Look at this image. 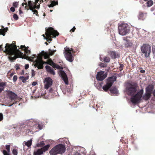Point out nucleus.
I'll return each instance as SVG.
<instances>
[{"instance_id":"obj_1","label":"nucleus","mask_w":155,"mask_h":155,"mask_svg":"<svg viewBox=\"0 0 155 155\" xmlns=\"http://www.w3.org/2000/svg\"><path fill=\"white\" fill-rule=\"evenodd\" d=\"M15 44V42L13 41L11 44L7 43L5 47V50L4 52L8 55V58L11 61H13L18 58L22 57L23 55V53H22L19 50L20 49L19 46H18L19 48L17 49V46Z\"/></svg>"},{"instance_id":"obj_2","label":"nucleus","mask_w":155,"mask_h":155,"mask_svg":"<svg viewBox=\"0 0 155 155\" xmlns=\"http://www.w3.org/2000/svg\"><path fill=\"white\" fill-rule=\"evenodd\" d=\"M137 84L134 83L129 84L126 88L128 95L132 96L130 100L133 104H137L140 101L143 93V90L142 89L134 95L137 91Z\"/></svg>"},{"instance_id":"obj_3","label":"nucleus","mask_w":155,"mask_h":155,"mask_svg":"<svg viewBox=\"0 0 155 155\" xmlns=\"http://www.w3.org/2000/svg\"><path fill=\"white\" fill-rule=\"evenodd\" d=\"M47 28H45L46 32L45 35L47 37V41H52L53 38H55L57 36H58L59 33L57 31L54 29L52 27H49L47 29Z\"/></svg>"},{"instance_id":"obj_4","label":"nucleus","mask_w":155,"mask_h":155,"mask_svg":"<svg viewBox=\"0 0 155 155\" xmlns=\"http://www.w3.org/2000/svg\"><path fill=\"white\" fill-rule=\"evenodd\" d=\"M65 146L62 144L57 145L53 147L49 152L51 155H55L58 153H62L65 152Z\"/></svg>"},{"instance_id":"obj_5","label":"nucleus","mask_w":155,"mask_h":155,"mask_svg":"<svg viewBox=\"0 0 155 155\" xmlns=\"http://www.w3.org/2000/svg\"><path fill=\"white\" fill-rule=\"evenodd\" d=\"M33 56H34L33 58H37L34 62V66L35 68L38 66V64L41 63V62L42 61V57H44V58L45 59L48 58V53L45 52L44 51H42L41 53L38 55V57H36L35 55H33Z\"/></svg>"},{"instance_id":"obj_6","label":"nucleus","mask_w":155,"mask_h":155,"mask_svg":"<svg viewBox=\"0 0 155 155\" xmlns=\"http://www.w3.org/2000/svg\"><path fill=\"white\" fill-rule=\"evenodd\" d=\"M64 53L66 60L71 62H72L74 60V57L72 56L71 52L73 54L75 52V51L72 48L70 49L67 47L64 48Z\"/></svg>"},{"instance_id":"obj_7","label":"nucleus","mask_w":155,"mask_h":155,"mask_svg":"<svg viewBox=\"0 0 155 155\" xmlns=\"http://www.w3.org/2000/svg\"><path fill=\"white\" fill-rule=\"evenodd\" d=\"M41 63L40 64H38V66L36 67L38 68V69H43V64H48L54 68H56L58 69L62 70L63 68L62 67L59 66L58 64L54 63L52 60H51L48 62H45L43 61H42Z\"/></svg>"},{"instance_id":"obj_8","label":"nucleus","mask_w":155,"mask_h":155,"mask_svg":"<svg viewBox=\"0 0 155 155\" xmlns=\"http://www.w3.org/2000/svg\"><path fill=\"white\" fill-rule=\"evenodd\" d=\"M119 34L122 35H124L129 33L130 31L128 25L123 23L119 24L118 27Z\"/></svg>"},{"instance_id":"obj_9","label":"nucleus","mask_w":155,"mask_h":155,"mask_svg":"<svg viewBox=\"0 0 155 155\" xmlns=\"http://www.w3.org/2000/svg\"><path fill=\"white\" fill-rule=\"evenodd\" d=\"M141 51L144 54L145 57L146 58L150 57L151 53V47L148 44H143L140 48Z\"/></svg>"},{"instance_id":"obj_10","label":"nucleus","mask_w":155,"mask_h":155,"mask_svg":"<svg viewBox=\"0 0 155 155\" xmlns=\"http://www.w3.org/2000/svg\"><path fill=\"white\" fill-rule=\"evenodd\" d=\"M116 80L115 77H110L107 78L106 84L103 87V89L105 91H108L111 87L114 82Z\"/></svg>"},{"instance_id":"obj_11","label":"nucleus","mask_w":155,"mask_h":155,"mask_svg":"<svg viewBox=\"0 0 155 155\" xmlns=\"http://www.w3.org/2000/svg\"><path fill=\"white\" fill-rule=\"evenodd\" d=\"M29 47H26L25 45H21L20 46V49L24 51L25 52V54H24L21 58H22L27 59L28 58V55L31 53V51L28 49Z\"/></svg>"},{"instance_id":"obj_12","label":"nucleus","mask_w":155,"mask_h":155,"mask_svg":"<svg viewBox=\"0 0 155 155\" xmlns=\"http://www.w3.org/2000/svg\"><path fill=\"white\" fill-rule=\"evenodd\" d=\"M107 73H104V71H101L97 73L96 79L98 81H102L107 76Z\"/></svg>"},{"instance_id":"obj_13","label":"nucleus","mask_w":155,"mask_h":155,"mask_svg":"<svg viewBox=\"0 0 155 155\" xmlns=\"http://www.w3.org/2000/svg\"><path fill=\"white\" fill-rule=\"evenodd\" d=\"M53 81L52 79L50 77L46 78L45 80V88L48 89L52 85Z\"/></svg>"},{"instance_id":"obj_14","label":"nucleus","mask_w":155,"mask_h":155,"mask_svg":"<svg viewBox=\"0 0 155 155\" xmlns=\"http://www.w3.org/2000/svg\"><path fill=\"white\" fill-rule=\"evenodd\" d=\"M60 74L61 75L63 80L64 81L65 84H68V77L66 73L63 71L60 70Z\"/></svg>"},{"instance_id":"obj_15","label":"nucleus","mask_w":155,"mask_h":155,"mask_svg":"<svg viewBox=\"0 0 155 155\" xmlns=\"http://www.w3.org/2000/svg\"><path fill=\"white\" fill-rule=\"evenodd\" d=\"M8 96L10 99L12 101H15L18 97L17 94L11 91H10L8 93Z\"/></svg>"},{"instance_id":"obj_16","label":"nucleus","mask_w":155,"mask_h":155,"mask_svg":"<svg viewBox=\"0 0 155 155\" xmlns=\"http://www.w3.org/2000/svg\"><path fill=\"white\" fill-rule=\"evenodd\" d=\"M124 40L125 41V45L126 47H130L132 45L133 43L132 41L128 39L127 38H124Z\"/></svg>"},{"instance_id":"obj_17","label":"nucleus","mask_w":155,"mask_h":155,"mask_svg":"<svg viewBox=\"0 0 155 155\" xmlns=\"http://www.w3.org/2000/svg\"><path fill=\"white\" fill-rule=\"evenodd\" d=\"M147 16V13L143 12L142 11H140L138 15L139 19L143 20Z\"/></svg>"},{"instance_id":"obj_18","label":"nucleus","mask_w":155,"mask_h":155,"mask_svg":"<svg viewBox=\"0 0 155 155\" xmlns=\"http://www.w3.org/2000/svg\"><path fill=\"white\" fill-rule=\"evenodd\" d=\"M109 54H110L111 58L113 59H115L117 57H119L116 51H110L109 52Z\"/></svg>"},{"instance_id":"obj_19","label":"nucleus","mask_w":155,"mask_h":155,"mask_svg":"<svg viewBox=\"0 0 155 155\" xmlns=\"http://www.w3.org/2000/svg\"><path fill=\"white\" fill-rule=\"evenodd\" d=\"M45 67L47 71L49 73L53 75H55V72L54 71L53 69L51 67L48 65H46L45 66Z\"/></svg>"},{"instance_id":"obj_20","label":"nucleus","mask_w":155,"mask_h":155,"mask_svg":"<svg viewBox=\"0 0 155 155\" xmlns=\"http://www.w3.org/2000/svg\"><path fill=\"white\" fill-rule=\"evenodd\" d=\"M153 86L152 85H149L146 89V92L152 94Z\"/></svg>"},{"instance_id":"obj_21","label":"nucleus","mask_w":155,"mask_h":155,"mask_svg":"<svg viewBox=\"0 0 155 155\" xmlns=\"http://www.w3.org/2000/svg\"><path fill=\"white\" fill-rule=\"evenodd\" d=\"M151 95V94L146 92L145 94L143 96V98L145 101L148 100L150 97Z\"/></svg>"},{"instance_id":"obj_22","label":"nucleus","mask_w":155,"mask_h":155,"mask_svg":"<svg viewBox=\"0 0 155 155\" xmlns=\"http://www.w3.org/2000/svg\"><path fill=\"white\" fill-rule=\"evenodd\" d=\"M43 153V151L41 148L38 149L36 150H34L33 153L34 155H41Z\"/></svg>"},{"instance_id":"obj_23","label":"nucleus","mask_w":155,"mask_h":155,"mask_svg":"<svg viewBox=\"0 0 155 155\" xmlns=\"http://www.w3.org/2000/svg\"><path fill=\"white\" fill-rule=\"evenodd\" d=\"M8 30L7 27L4 28L3 29H1L0 30V34L4 36L5 35V33Z\"/></svg>"},{"instance_id":"obj_24","label":"nucleus","mask_w":155,"mask_h":155,"mask_svg":"<svg viewBox=\"0 0 155 155\" xmlns=\"http://www.w3.org/2000/svg\"><path fill=\"white\" fill-rule=\"evenodd\" d=\"M51 4L48 5L49 7H53L55 5H58V1H51Z\"/></svg>"},{"instance_id":"obj_25","label":"nucleus","mask_w":155,"mask_h":155,"mask_svg":"<svg viewBox=\"0 0 155 155\" xmlns=\"http://www.w3.org/2000/svg\"><path fill=\"white\" fill-rule=\"evenodd\" d=\"M35 2H34L33 1H28V3L27 4V5L28 6L29 8V9L30 10H32V7L33 4H34Z\"/></svg>"},{"instance_id":"obj_26","label":"nucleus","mask_w":155,"mask_h":155,"mask_svg":"<svg viewBox=\"0 0 155 155\" xmlns=\"http://www.w3.org/2000/svg\"><path fill=\"white\" fill-rule=\"evenodd\" d=\"M29 76L28 75L26 77L21 76L19 78L21 80L23 83H25L26 81L29 78Z\"/></svg>"},{"instance_id":"obj_27","label":"nucleus","mask_w":155,"mask_h":155,"mask_svg":"<svg viewBox=\"0 0 155 155\" xmlns=\"http://www.w3.org/2000/svg\"><path fill=\"white\" fill-rule=\"evenodd\" d=\"M111 93L114 94H117L118 93L117 89L115 87H112L110 89Z\"/></svg>"},{"instance_id":"obj_28","label":"nucleus","mask_w":155,"mask_h":155,"mask_svg":"<svg viewBox=\"0 0 155 155\" xmlns=\"http://www.w3.org/2000/svg\"><path fill=\"white\" fill-rule=\"evenodd\" d=\"M50 147V144H48L44 147H41V148L42 150L43 151V152H45L48 150Z\"/></svg>"},{"instance_id":"obj_29","label":"nucleus","mask_w":155,"mask_h":155,"mask_svg":"<svg viewBox=\"0 0 155 155\" xmlns=\"http://www.w3.org/2000/svg\"><path fill=\"white\" fill-rule=\"evenodd\" d=\"M100 60L101 61H104L106 62H109L110 61V59L109 57H105L103 59H102V58H100Z\"/></svg>"},{"instance_id":"obj_30","label":"nucleus","mask_w":155,"mask_h":155,"mask_svg":"<svg viewBox=\"0 0 155 155\" xmlns=\"http://www.w3.org/2000/svg\"><path fill=\"white\" fill-rule=\"evenodd\" d=\"M32 140L31 139V140L27 141V142H25L24 144L26 146L28 147H31L32 144Z\"/></svg>"},{"instance_id":"obj_31","label":"nucleus","mask_w":155,"mask_h":155,"mask_svg":"<svg viewBox=\"0 0 155 155\" xmlns=\"http://www.w3.org/2000/svg\"><path fill=\"white\" fill-rule=\"evenodd\" d=\"M49 52L48 53V58L49 57V56H51L54 54L55 52L56 51V50H52L51 49H49Z\"/></svg>"},{"instance_id":"obj_32","label":"nucleus","mask_w":155,"mask_h":155,"mask_svg":"<svg viewBox=\"0 0 155 155\" xmlns=\"http://www.w3.org/2000/svg\"><path fill=\"white\" fill-rule=\"evenodd\" d=\"M45 145L44 141H41L40 143H38L36 144L37 147H42Z\"/></svg>"},{"instance_id":"obj_33","label":"nucleus","mask_w":155,"mask_h":155,"mask_svg":"<svg viewBox=\"0 0 155 155\" xmlns=\"http://www.w3.org/2000/svg\"><path fill=\"white\" fill-rule=\"evenodd\" d=\"M153 4V2L152 0H149L147 2V7L151 6Z\"/></svg>"},{"instance_id":"obj_34","label":"nucleus","mask_w":155,"mask_h":155,"mask_svg":"<svg viewBox=\"0 0 155 155\" xmlns=\"http://www.w3.org/2000/svg\"><path fill=\"white\" fill-rule=\"evenodd\" d=\"M101 68H104L107 66V64L103 63H101L99 64Z\"/></svg>"},{"instance_id":"obj_35","label":"nucleus","mask_w":155,"mask_h":155,"mask_svg":"<svg viewBox=\"0 0 155 155\" xmlns=\"http://www.w3.org/2000/svg\"><path fill=\"white\" fill-rule=\"evenodd\" d=\"M37 0H36L35 1V2H36V3H34V4H33V6L32 7V10H31H31H34V9H36V3H37L38 2V1H37L36 2V1Z\"/></svg>"},{"instance_id":"obj_36","label":"nucleus","mask_w":155,"mask_h":155,"mask_svg":"<svg viewBox=\"0 0 155 155\" xmlns=\"http://www.w3.org/2000/svg\"><path fill=\"white\" fill-rule=\"evenodd\" d=\"M32 12H33V14H35L37 16H39L38 14V12L37 10L36 9H34V10H31Z\"/></svg>"},{"instance_id":"obj_37","label":"nucleus","mask_w":155,"mask_h":155,"mask_svg":"<svg viewBox=\"0 0 155 155\" xmlns=\"http://www.w3.org/2000/svg\"><path fill=\"white\" fill-rule=\"evenodd\" d=\"M12 153L14 155H17L18 152L17 150L15 149H13L12 150Z\"/></svg>"},{"instance_id":"obj_38","label":"nucleus","mask_w":155,"mask_h":155,"mask_svg":"<svg viewBox=\"0 0 155 155\" xmlns=\"http://www.w3.org/2000/svg\"><path fill=\"white\" fill-rule=\"evenodd\" d=\"M13 18L16 20H17L18 19V15L16 14H14L13 15Z\"/></svg>"},{"instance_id":"obj_39","label":"nucleus","mask_w":155,"mask_h":155,"mask_svg":"<svg viewBox=\"0 0 155 155\" xmlns=\"http://www.w3.org/2000/svg\"><path fill=\"white\" fill-rule=\"evenodd\" d=\"M35 75V71L34 70H31V76L32 77H34Z\"/></svg>"},{"instance_id":"obj_40","label":"nucleus","mask_w":155,"mask_h":155,"mask_svg":"<svg viewBox=\"0 0 155 155\" xmlns=\"http://www.w3.org/2000/svg\"><path fill=\"white\" fill-rule=\"evenodd\" d=\"M17 77L16 75H14L13 78V80L14 82H15L17 80Z\"/></svg>"},{"instance_id":"obj_41","label":"nucleus","mask_w":155,"mask_h":155,"mask_svg":"<svg viewBox=\"0 0 155 155\" xmlns=\"http://www.w3.org/2000/svg\"><path fill=\"white\" fill-rule=\"evenodd\" d=\"M18 5V2H15L13 3V5L15 7H17Z\"/></svg>"},{"instance_id":"obj_42","label":"nucleus","mask_w":155,"mask_h":155,"mask_svg":"<svg viewBox=\"0 0 155 155\" xmlns=\"http://www.w3.org/2000/svg\"><path fill=\"white\" fill-rule=\"evenodd\" d=\"M6 148L7 151L8 152H9L10 151V145H7L6 146Z\"/></svg>"},{"instance_id":"obj_43","label":"nucleus","mask_w":155,"mask_h":155,"mask_svg":"<svg viewBox=\"0 0 155 155\" xmlns=\"http://www.w3.org/2000/svg\"><path fill=\"white\" fill-rule=\"evenodd\" d=\"M152 51L153 54L155 55V46L152 47Z\"/></svg>"},{"instance_id":"obj_44","label":"nucleus","mask_w":155,"mask_h":155,"mask_svg":"<svg viewBox=\"0 0 155 155\" xmlns=\"http://www.w3.org/2000/svg\"><path fill=\"white\" fill-rule=\"evenodd\" d=\"M120 66L119 68L120 69V70L121 71L123 69L124 65L123 64H120Z\"/></svg>"},{"instance_id":"obj_45","label":"nucleus","mask_w":155,"mask_h":155,"mask_svg":"<svg viewBox=\"0 0 155 155\" xmlns=\"http://www.w3.org/2000/svg\"><path fill=\"white\" fill-rule=\"evenodd\" d=\"M4 155H9V153L5 150H4L3 152Z\"/></svg>"},{"instance_id":"obj_46","label":"nucleus","mask_w":155,"mask_h":155,"mask_svg":"<svg viewBox=\"0 0 155 155\" xmlns=\"http://www.w3.org/2000/svg\"><path fill=\"white\" fill-rule=\"evenodd\" d=\"M10 10L12 12H14L15 11V9L14 7H12L10 8Z\"/></svg>"},{"instance_id":"obj_47","label":"nucleus","mask_w":155,"mask_h":155,"mask_svg":"<svg viewBox=\"0 0 155 155\" xmlns=\"http://www.w3.org/2000/svg\"><path fill=\"white\" fill-rule=\"evenodd\" d=\"M37 127L40 129H41V126L40 124H38V125H35L34 126V127Z\"/></svg>"},{"instance_id":"obj_48","label":"nucleus","mask_w":155,"mask_h":155,"mask_svg":"<svg viewBox=\"0 0 155 155\" xmlns=\"http://www.w3.org/2000/svg\"><path fill=\"white\" fill-rule=\"evenodd\" d=\"M3 119V114L1 113H0V121H2Z\"/></svg>"},{"instance_id":"obj_49","label":"nucleus","mask_w":155,"mask_h":155,"mask_svg":"<svg viewBox=\"0 0 155 155\" xmlns=\"http://www.w3.org/2000/svg\"><path fill=\"white\" fill-rule=\"evenodd\" d=\"M15 68H16V71H17L18 69H20V67L18 64H16L15 65Z\"/></svg>"},{"instance_id":"obj_50","label":"nucleus","mask_w":155,"mask_h":155,"mask_svg":"<svg viewBox=\"0 0 155 155\" xmlns=\"http://www.w3.org/2000/svg\"><path fill=\"white\" fill-rule=\"evenodd\" d=\"M76 29V28L75 26H74L73 28L70 30V32L72 31L74 32V31Z\"/></svg>"},{"instance_id":"obj_51","label":"nucleus","mask_w":155,"mask_h":155,"mask_svg":"<svg viewBox=\"0 0 155 155\" xmlns=\"http://www.w3.org/2000/svg\"><path fill=\"white\" fill-rule=\"evenodd\" d=\"M29 67V65L28 64H26L25 65V69H28Z\"/></svg>"},{"instance_id":"obj_52","label":"nucleus","mask_w":155,"mask_h":155,"mask_svg":"<svg viewBox=\"0 0 155 155\" xmlns=\"http://www.w3.org/2000/svg\"><path fill=\"white\" fill-rule=\"evenodd\" d=\"M54 90L52 88H50L49 91V93H51L53 92Z\"/></svg>"},{"instance_id":"obj_53","label":"nucleus","mask_w":155,"mask_h":155,"mask_svg":"<svg viewBox=\"0 0 155 155\" xmlns=\"http://www.w3.org/2000/svg\"><path fill=\"white\" fill-rule=\"evenodd\" d=\"M37 84V82H35V81L33 82L32 84V85L33 86H35Z\"/></svg>"},{"instance_id":"obj_54","label":"nucleus","mask_w":155,"mask_h":155,"mask_svg":"<svg viewBox=\"0 0 155 155\" xmlns=\"http://www.w3.org/2000/svg\"><path fill=\"white\" fill-rule=\"evenodd\" d=\"M26 6L25 7V8L27 10H28L29 9V8L27 5H25Z\"/></svg>"},{"instance_id":"obj_55","label":"nucleus","mask_w":155,"mask_h":155,"mask_svg":"<svg viewBox=\"0 0 155 155\" xmlns=\"http://www.w3.org/2000/svg\"><path fill=\"white\" fill-rule=\"evenodd\" d=\"M73 155H81L79 153L76 152L75 153H74V154Z\"/></svg>"},{"instance_id":"obj_56","label":"nucleus","mask_w":155,"mask_h":155,"mask_svg":"<svg viewBox=\"0 0 155 155\" xmlns=\"http://www.w3.org/2000/svg\"><path fill=\"white\" fill-rule=\"evenodd\" d=\"M19 13L20 14L21 13H23V12L21 10V8H19Z\"/></svg>"},{"instance_id":"obj_57","label":"nucleus","mask_w":155,"mask_h":155,"mask_svg":"<svg viewBox=\"0 0 155 155\" xmlns=\"http://www.w3.org/2000/svg\"><path fill=\"white\" fill-rule=\"evenodd\" d=\"M140 72L141 73H144L145 72V71L144 70H140Z\"/></svg>"},{"instance_id":"obj_58","label":"nucleus","mask_w":155,"mask_h":155,"mask_svg":"<svg viewBox=\"0 0 155 155\" xmlns=\"http://www.w3.org/2000/svg\"><path fill=\"white\" fill-rule=\"evenodd\" d=\"M24 74V71L23 70H22L21 72L20 73V74L21 75Z\"/></svg>"},{"instance_id":"obj_59","label":"nucleus","mask_w":155,"mask_h":155,"mask_svg":"<svg viewBox=\"0 0 155 155\" xmlns=\"http://www.w3.org/2000/svg\"><path fill=\"white\" fill-rule=\"evenodd\" d=\"M2 45H0V51H2L3 50V48L2 47Z\"/></svg>"},{"instance_id":"obj_60","label":"nucleus","mask_w":155,"mask_h":155,"mask_svg":"<svg viewBox=\"0 0 155 155\" xmlns=\"http://www.w3.org/2000/svg\"><path fill=\"white\" fill-rule=\"evenodd\" d=\"M103 84V83H100L98 84L99 86V87H101L102 86V84Z\"/></svg>"},{"instance_id":"obj_61","label":"nucleus","mask_w":155,"mask_h":155,"mask_svg":"<svg viewBox=\"0 0 155 155\" xmlns=\"http://www.w3.org/2000/svg\"><path fill=\"white\" fill-rule=\"evenodd\" d=\"M40 8V6L39 5H36V9H39Z\"/></svg>"},{"instance_id":"obj_62","label":"nucleus","mask_w":155,"mask_h":155,"mask_svg":"<svg viewBox=\"0 0 155 155\" xmlns=\"http://www.w3.org/2000/svg\"><path fill=\"white\" fill-rule=\"evenodd\" d=\"M25 3V5H27V4L28 3H27V0H24Z\"/></svg>"},{"instance_id":"obj_63","label":"nucleus","mask_w":155,"mask_h":155,"mask_svg":"<svg viewBox=\"0 0 155 155\" xmlns=\"http://www.w3.org/2000/svg\"><path fill=\"white\" fill-rule=\"evenodd\" d=\"M14 74V73H12L11 74H10V77H12V76H13V75Z\"/></svg>"},{"instance_id":"obj_64","label":"nucleus","mask_w":155,"mask_h":155,"mask_svg":"<svg viewBox=\"0 0 155 155\" xmlns=\"http://www.w3.org/2000/svg\"><path fill=\"white\" fill-rule=\"evenodd\" d=\"M153 94L155 97V90L153 92Z\"/></svg>"}]
</instances>
